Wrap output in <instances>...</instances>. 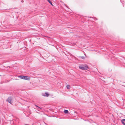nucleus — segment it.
<instances>
[{"label":"nucleus","mask_w":125,"mask_h":125,"mask_svg":"<svg viewBox=\"0 0 125 125\" xmlns=\"http://www.w3.org/2000/svg\"><path fill=\"white\" fill-rule=\"evenodd\" d=\"M20 78L22 79H25L27 80H30V78L28 76L21 75L19 76Z\"/></svg>","instance_id":"nucleus-1"},{"label":"nucleus","mask_w":125,"mask_h":125,"mask_svg":"<svg viewBox=\"0 0 125 125\" xmlns=\"http://www.w3.org/2000/svg\"><path fill=\"white\" fill-rule=\"evenodd\" d=\"M88 66L86 65L84 66H79V68L83 70H86L88 69Z\"/></svg>","instance_id":"nucleus-2"},{"label":"nucleus","mask_w":125,"mask_h":125,"mask_svg":"<svg viewBox=\"0 0 125 125\" xmlns=\"http://www.w3.org/2000/svg\"><path fill=\"white\" fill-rule=\"evenodd\" d=\"M12 99L11 97H10L8 98L6 100V101L8 102L9 103H10L11 104H12V103L11 102V101Z\"/></svg>","instance_id":"nucleus-3"},{"label":"nucleus","mask_w":125,"mask_h":125,"mask_svg":"<svg viewBox=\"0 0 125 125\" xmlns=\"http://www.w3.org/2000/svg\"><path fill=\"white\" fill-rule=\"evenodd\" d=\"M49 94L48 93L46 92L44 94H42V95L43 96H46L48 97Z\"/></svg>","instance_id":"nucleus-4"},{"label":"nucleus","mask_w":125,"mask_h":125,"mask_svg":"<svg viewBox=\"0 0 125 125\" xmlns=\"http://www.w3.org/2000/svg\"><path fill=\"white\" fill-rule=\"evenodd\" d=\"M125 121V119H122L121 121V122L124 125H125V123L124 122Z\"/></svg>","instance_id":"nucleus-5"},{"label":"nucleus","mask_w":125,"mask_h":125,"mask_svg":"<svg viewBox=\"0 0 125 125\" xmlns=\"http://www.w3.org/2000/svg\"><path fill=\"white\" fill-rule=\"evenodd\" d=\"M68 111L67 110H65L64 111V113L66 114L67 113H68Z\"/></svg>","instance_id":"nucleus-6"},{"label":"nucleus","mask_w":125,"mask_h":125,"mask_svg":"<svg viewBox=\"0 0 125 125\" xmlns=\"http://www.w3.org/2000/svg\"><path fill=\"white\" fill-rule=\"evenodd\" d=\"M49 3L52 6H53L52 4V2L50 0H47Z\"/></svg>","instance_id":"nucleus-7"},{"label":"nucleus","mask_w":125,"mask_h":125,"mask_svg":"<svg viewBox=\"0 0 125 125\" xmlns=\"http://www.w3.org/2000/svg\"><path fill=\"white\" fill-rule=\"evenodd\" d=\"M66 87L67 88V89H69V87H70V86L68 84L66 86Z\"/></svg>","instance_id":"nucleus-8"},{"label":"nucleus","mask_w":125,"mask_h":125,"mask_svg":"<svg viewBox=\"0 0 125 125\" xmlns=\"http://www.w3.org/2000/svg\"><path fill=\"white\" fill-rule=\"evenodd\" d=\"M80 57L82 59H85V58L84 56H81Z\"/></svg>","instance_id":"nucleus-9"},{"label":"nucleus","mask_w":125,"mask_h":125,"mask_svg":"<svg viewBox=\"0 0 125 125\" xmlns=\"http://www.w3.org/2000/svg\"><path fill=\"white\" fill-rule=\"evenodd\" d=\"M64 5L65 6H66V7H67V8L68 7V6H67V5H66V4H64Z\"/></svg>","instance_id":"nucleus-10"},{"label":"nucleus","mask_w":125,"mask_h":125,"mask_svg":"<svg viewBox=\"0 0 125 125\" xmlns=\"http://www.w3.org/2000/svg\"><path fill=\"white\" fill-rule=\"evenodd\" d=\"M36 107H39L40 109H41V108H40V107H38V106H37V105H36Z\"/></svg>","instance_id":"nucleus-11"},{"label":"nucleus","mask_w":125,"mask_h":125,"mask_svg":"<svg viewBox=\"0 0 125 125\" xmlns=\"http://www.w3.org/2000/svg\"><path fill=\"white\" fill-rule=\"evenodd\" d=\"M24 2L22 0L21 1V2Z\"/></svg>","instance_id":"nucleus-12"},{"label":"nucleus","mask_w":125,"mask_h":125,"mask_svg":"<svg viewBox=\"0 0 125 125\" xmlns=\"http://www.w3.org/2000/svg\"><path fill=\"white\" fill-rule=\"evenodd\" d=\"M1 76V75H0V76Z\"/></svg>","instance_id":"nucleus-13"}]
</instances>
